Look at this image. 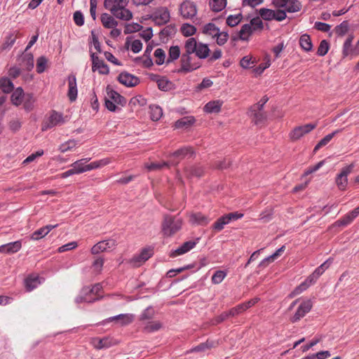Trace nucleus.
<instances>
[{
  "label": "nucleus",
  "mask_w": 359,
  "mask_h": 359,
  "mask_svg": "<svg viewBox=\"0 0 359 359\" xmlns=\"http://www.w3.org/2000/svg\"><path fill=\"white\" fill-rule=\"evenodd\" d=\"M161 327V323L159 321H148L144 323L143 330L146 332H153L158 331Z\"/></svg>",
  "instance_id": "a19ab883"
},
{
  "label": "nucleus",
  "mask_w": 359,
  "mask_h": 359,
  "mask_svg": "<svg viewBox=\"0 0 359 359\" xmlns=\"http://www.w3.org/2000/svg\"><path fill=\"white\" fill-rule=\"evenodd\" d=\"M89 160L90 158H82L75 161L71 165L76 175L86 172L85 163H87Z\"/></svg>",
  "instance_id": "72a5a7b5"
},
{
  "label": "nucleus",
  "mask_w": 359,
  "mask_h": 359,
  "mask_svg": "<svg viewBox=\"0 0 359 359\" xmlns=\"http://www.w3.org/2000/svg\"><path fill=\"white\" fill-rule=\"evenodd\" d=\"M92 345L97 349L107 348L113 345L112 339L108 337L93 338L91 341Z\"/></svg>",
  "instance_id": "a878e982"
},
{
  "label": "nucleus",
  "mask_w": 359,
  "mask_h": 359,
  "mask_svg": "<svg viewBox=\"0 0 359 359\" xmlns=\"http://www.w3.org/2000/svg\"><path fill=\"white\" fill-rule=\"evenodd\" d=\"M331 264L330 259H328L325 261L324 263H323L320 266H319L318 268L316 269V270L313 271L314 276L320 277L326 269H327Z\"/></svg>",
  "instance_id": "680f3d73"
},
{
  "label": "nucleus",
  "mask_w": 359,
  "mask_h": 359,
  "mask_svg": "<svg viewBox=\"0 0 359 359\" xmlns=\"http://www.w3.org/2000/svg\"><path fill=\"white\" fill-rule=\"evenodd\" d=\"M180 12L184 19H193L197 13V9L194 3L185 1L181 4Z\"/></svg>",
  "instance_id": "f8f14e48"
},
{
  "label": "nucleus",
  "mask_w": 359,
  "mask_h": 359,
  "mask_svg": "<svg viewBox=\"0 0 359 359\" xmlns=\"http://www.w3.org/2000/svg\"><path fill=\"white\" fill-rule=\"evenodd\" d=\"M154 254L153 249L146 248L142 249L138 255H135L130 263L135 267H139L147 261Z\"/></svg>",
  "instance_id": "9d476101"
},
{
  "label": "nucleus",
  "mask_w": 359,
  "mask_h": 359,
  "mask_svg": "<svg viewBox=\"0 0 359 359\" xmlns=\"http://www.w3.org/2000/svg\"><path fill=\"white\" fill-rule=\"evenodd\" d=\"M90 56L93 61V71L95 72L97 70L101 74H107L109 70L104 62L100 59L99 57L96 56L95 53H92Z\"/></svg>",
  "instance_id": "f3484780"
},
{
  "label": "nucleus",
  "mask_w": 359,
  "mask_h": 359,
  "mask_svg": "<svg viewBox=\"0 0 359 359\" xmlns=\"http://www.w3.org/2000/svg\"><path fill=\"white\" fill-rule=\"evenodd\" d=\"M329 48V43L326 40H323L318 48L317 54L320 56H324L327 53Z\"/></svg>",
  "instance_id": "e2e57ef3"
},
{
  "label": "nucleus",
  "mask_w": 359,
  "mask_h": 359,
  "mask_svg": "<svg viewBox=\"0 0 359 359\" xmlns=\"http://www.w3.org/2000/svg\"><path fill=\"white\" fill-rule=\"evenodd\" d=\"M104 263V260L102 257H99L95 258L92 264L93 271L96 273H100L102 270Z\"/></svg>",
  "instance_id": "864d4df0"
},
{
  "label": "nucleus",
  "mask_w": 359,
  "mask_h": 359,
  "mask_svg": "<svg viewBox=\"0 0 359 359\" xmlns=\"http://www.w3.org/2000/svg\"><path fill=\"white\" fill-rule=\"evenodd\" d=\"M184 49L189 53H195L199 59H205L210 55L208 46L203 43H198L195 38H189L184 42Z\"/></svg>",
  "instance_id": "7ed1b4c3"
},
{
  "label": "nucleus",
  "mask_w": 359,
  "mask_h": 359,
  "mask_svg": "<svg viewBox=\"0 0 359 359\" xmlns=\"http://www.w3.org/2000/svg\"><path fill=\"white\" fill-rule=\"evenodd\" d=\"M185 172L189 177H200L203 173V168L200 165H191L185 168Z\"/></svg>",
  "instance_id": "c756f323"
},
{
  "label": "nucleus",
  "mask_w": 359,
  "mask_h": 359,
  "mask_svg": "<svg viewBox=\"0 0 359 359\" xmlns=\"http://www.w3.org/2000/svg\"><path fill=\"white\" fill-rule=\"evenodd\" d=\"M77 142L74 140H69L63 144H62L60 147L59 150L62 153H65L67 151H73L77 147Z\"/></svg>",
  "instance_id": "ea45409f"
},
{
  "label": "nucleus",
  "mask_w": 359,
  "mask_h": 359,
  "mask_svg": "<svg viewBox=\"0 0 359 359\" xmlns=\"http://www.w3.org/2000/svg\"><path fill=\"white\" fill-rule=\"evenodd\" d=\"M102 290V286L100 284H96L92 287H86L81 290V294L76 297V302H93L100 298L99 292Z\"/></svg>",
  "instance_id": "39448f33"
},
{
  "label": "nucleus",
  "mask_w": 359,
  "mask_h": 359,
  "mask_svg": "<svg viewBox=\"0 0 359 359\" xmlns=\"http://www.w3.org/2000/svg\"><path fill=\"white\" fill-rule=\"evenodd\" d=\"M58 224H48L35 231L31 235V239L37 241L45 237L52 229L56 228Z\"/></svg>",
  "instance_id": "393cba45"
},
{
  "label": "nucleus",
  "mask_w": 359,
  "mask_h": 359,
  "mask_svg": "<svg viewBox=\"0 0 359 359\" xmlns=\"http://www.w3.org/2000/svg\"><path fill=\"white\" fill-rule=\"evenodd\" d=\"M253 32L252 26L249 24H245L242 26L240 32L239 36L241 39L247 40L250 34Z\"/></svg>",
  "instance_id": "09e8293b"
},
{
  "label": "nucleus",
  "mask_w": 359,
  "mask_h": 359,
  "mask_svg": "<svg viewBox=\"0 0 359 359\" xmlns=\"http://www.w3.org/2000/svg\"><path fill=\"white\" fill-rule=\"evenodd\" d=\"M180 55V49L177 46H171L169 49L168 57L166 60V63L168 64L170 62L176 60Z\"/></svg>",
  "instance_id": "79ce46f5"
},
{
  "label": "nucleus",
  "mask_w": 359,
  "mask_h": 359,
  "mask_svg": "<svg viewBox=\"0 0 359 359\" xmlns=\"http://www.w3.org/2000/svg\"><path fill=\"white\" fill-rule=\"evenodd\" d=\"M226 276V273L223 271H217L212 276V283L217 285L222 282V280Z\"/></svg>",
  "instance_id": "052dcab7"
},
{
  "label": "nucleus",
  "mask_w": 359,
  "mask_h": 359,
  "mask_svg": "<svg viewBox=\"0 0 359 359\" xmlns=\"http://www.w3.org/2000/svg\"><path fill=\"white\" fill-rule=\"evenodd\" d=\"M48 60L44 56L39 57L36 60V72L39 74L43 73L47 67Z\"/></svg>",
  "instance_id": "4d7b16f0"
},
{
  "label": "nucleus",
  "mask_w": 359,
  "mask_h": 359,
  "mask_svg": "<svg viewBox=\"0 0 359 359\" xmlns=\"http://www.w3.org/2000/svg\"><path fill=\"white\" fill-rule=\"evenodd\" d=\"M196 243L191 241L184 243L180 247L172 252V257L183 255L194 248Z\"/></svg>",
  "instance_id": "bb28decb"
},
{
  "label": "nucleus",
  "mask_w": 359,
  "mask_h": 359,
  "mask_svg": "<svg viewBox=\"0 0 359 359\" xmlns=\"http://www.w3.org/2000/svg\"><path fill=\"white\" fill-rule=\"evenodd\" d=\"M354 168L353 164L343 168L341 172L337 176L335 182L337 187L340 190H345L348 184L347 176L352 172Z\"/></svg>",
  "instance_id": "9b49d317"
},
{
  "label": "nucleus",
  "mask_w": 359,
  "mask_h": 359,
  "mask_svg": "<svg viewBox=\"0 0 359 359\" xmlns=\"http://www.w3.org/2000/svg\"><path fill=\"white\" fill-rule=\"evenodd\" d=\"M13 84L8 78H2L0 79V88L4 93H8L13 90Z\"/></svg>",
  "instance_id": "37998d69"
},
{
  "label": "nucleus",
  "mask_w": 359,
  "mask_h": 359,
  "mask_svg": "<svg viewBox=\"0 0 359 359\" xmlns=\"http://www.w3.org/2000/svg\"><path fill=\"white\" fill-rule=\"evenodd\" d=\"M185 50L180 58V68L177 70L178 73L187 74L191 72L201 66V62L196 57Z\"/></svg>",
  "instance_id": "20e7f679"
},
{
  "label": "nucleus",
  "mask_w": 359,
  "mask_h": 359,
  "mask_svg": "<svg viewBox=\"0 0 359 359\" xmlns=\"http://www.w3.org/2000/svg\"><path fill=\"white\" fill-rule=\"evenodd\" d=\"M18 34V32L17 34H15L13 32L10 33L8 34V36H6V37L5 38V41L2 44V48L4 50L10 48L13 46V45L15 43L16 41Z\"/></svg>",
  "instance_id": "49530a36"
},
{
  "label": "nucleus",
  "mask_w": 359,
  "mask_h": 359,
  "mask_svg": "<svg viewBox=\"0 0 359 359\" xmlns=\"http://www.w3.org/2000/svg\"><path fill=\"white\" fill-rule=\"evenodd\" d=\"M65 118L61 113L53 110L50 113L47 120L43 123L42 130H46L55 126H60L65 123Z\"/></svg>",
  "instance_id": "0eeeda50"
},
{
  "label": "nucleus",
  "mask_w": 359,
  "mask_h": 359,
  "mask_svg": "<svg viewBox=\"0 0 359 359\" xmlns=\"http://www.w3.org/2000/svg\"><path fill=\"white\" fill-rule=\"evenodd\" d=\"M285 246L283 245L281 248L278 249L273 255L265 258L260 263L261 266H266L269 263L274 262L276 259H278L285 251Z\"/></svg>",
  "instance_id": "7c9ffc66"
},
{
  "label": "nucleus",
  "mask_w": 359,
  "mask_h": 359,
  "mask_svg": "<svg viewBox=\"0 0 359 359\" xmlns=\"http://www.w3.org/2000/svg\"><path fill=\"white\" fill-rule=\"evenodd\" d=\"M110 321L117 320L121 325L130 324L134 320V316L130 313L120 314L109 319Z\"/></svg>",
  "instance_id": "c85d7f7f"
},
{
  "label": "nucleus",
  "mask_w": 359,
  "mask_h": 359,
  "mask_svg": "<svg viewBox=\"0 0 359 359\" xmlns=\"http://www.w3.org/2000/svg\"><path fill=\"white\" fill-rule=\"evenodd\" d=\"M116 245L115 240L109 239L98 242L97 244L93 246L91 248V253L93 255H97L102 252L106 251L108 249H111Z\"/></svg>",
  "instance_id": "4468645a"
},
{
  "label": "nucleus",
  "mask_w": 359,
  "mask_h": 359,
  "mask_svg": "<svg viewBox=\"0 0 359 359\" xmlns=\"http://www.w3.org/2000/svg\"><path fill=\"white\" fill-rule=\"evenodd\" d=\"M353 39V36H349L344 43L342 50V55L344 57L348 56L349 53L351 52V44Z\"/></svg>",
  "instance_id": "13d9d810"
},
{
  "label": "nucleus",
  "mask_w": 359,
  "mask_h": 359,
  "mask_svg": "<svg viewBox=\"0 0 359 359\" xmlns=\"http://www.w3.org/2000/svg\"><path fill=\"white\" fill-rule=\"evenodd\" d=\"M107 95L109 99H111L116 104H119L123 106L126 103V99L122 95L113 90L108 91Z\"/></svg>",
  "instance_id": "58836bf2"
},
{
  "label": "nucleus",
  "mask_w": 359,
  "mask_h": 359,
  "mask_svg": "<svg viewBox=\"0 0 359 359\" xmlns=\"http://www.w3.org/2000/svg\"><path fill=\"white\" fill-rule=\"evenodd\" d=\"M182 218L166 214L163 215L161 222V232L164 236L171 237L182 229Z\"/></svg>",
  "instance_id": "f03ea898"
},
{
  "label": "nucleus",
  "mask_w": 359,
  "mask_h": 359,
  "mask_svg": "<svg viewBox=\"0 0 359 359\" xmlns=\"http://www.w3.org/2000/svg\"><path fill=\"white\" fill-rule=\"evenodd\" d=\"M194 155L193 149L190 147H182L170 155V158H172V162L173 164H178L179 162L185 158H191Z\"/></svg>",
  "instance_id": "ddd939ff"
},
{
  "label": "nucleus",
  "mask_w": 359,
  "mask_h": 359,
  "mask_svg": "<svg viewBox=\"0 0 359 359\" xmlns=\"http://www.w3.org/2000/svg\"><path fill=\"white\" fill-rule=\"evenodd\" d=\"M163 115L162 109L157 105H152L150 107V116L153 121H158Z\"/></svg>",
  "instance_id": "de8ad7c7"
},
{
  "label": "nucleus",
  "mask_w": 359,
  "mask_h": 359,
  "mask_svg": "<svg viewBox=\"0 0 359 359\" xmlns=\"http://www.w3.org/2000/svg\"><path fill=\"white\" fill-rule=\"evenodd\" d=\"M341 130H337L335 131H334L333 133H330V134H328L326 136H325L315 147L314 148V151H316L317 150H318L320 148L327 145L330 141L334 137V136L339 133V132H341Z\"/></svg>",
  "instance_id": "4c0bfd02"
},
{
  "label": "nucleus",
  "mask_w": 359,
  "mask_h": 359,
  "mask_svg": "<svg viewBox=\"0 0 359 359\" xmlns=\"http://www.w3.org/2000/svg\"><path fill=\"white\" fill-rule=\"evenodd\" d=\"M219 29L213 23H208L203 27L202 33L215 38L219 34Z\"/></svg>",
  "instance_id": "473e14b6"
},
{
  "label": "nucleus",
  "mask_w": 359,
  "mask_h": 359,
  "mask_svg": "<svg viewBox=\"0 0 359 359\" xmlns=\"http://www.w3.org/2000/svg\"><path fill=\"white\" fill-rule=\"evenodd\" d=\"M299 45L305 51H311L312 50L313 45L309 35L306 34L302 35L299 39Z\"/></svg>",
  "instance_id": "c9c22d12"
},
{
  "label": "nucleus",
  "mask_w": 359,
  "mask_h": 359,
  "mask_svg": "<svg viewBox=\"0 0 359 359\" xmlns=\"http://www.w3.org/2000/svg\"><path fill=\"white\" fill-rule=\"evenodd\" d=\"M78 94L76 78L75 75L71 74L68 76V92L67 96L71 102L76 100Z\"/></svg>",
  "instance_id": "a211bd4d"
},
{
  "label": "nucleus",
  "mask_w": 359,
  "mask_h": 359,
  "mask_svg": "<svg viewBox=\"0 0 359 359\" xmlns=\"http://www.w3.org/2000/svg\"><path fill=\"white\" fill-rule=\"evenodd\" d=\"M241 15H229L226 19V23L230 27H235L241 20Z\"/></svg>",
  "instance_id": "774afa93"
},
{
  "label": "nucleus",
  "mask_w": 359,
  "mask_h": 359,
  "mask_svg": "<svg viewBox=\"0 0 359 359\" xmlns=\"http://www.w3.org/2000/svg\"><path fill=\"white\" fill-rule=\"evenodd\" d=\"M196 32V28L190 24L185 23L181 27V32L185 36H191Z\"/></svg>",
  "instance_id": "3c124183"
},
{
  "label": "nucleus",
  "mask_w": 359,
  "mask_h": 359,
  "mask_svg": "<svg viewBox=\"0 0 359 359\" xmlns=\"http://www.w3.org/2000/svg\"><path fill=\"white\" fill-rule=\"evenodd\" d=\"M226 5V0H210V6L215 12L223 10Z\"/></svg>",
  "instance_id": "a18cd8bd"
},
{
  "label": "nucleus",
  "mask_w": 359,
  "mask_h": 359,
  "mask_svg": "<svg viewBox=\"0 0 359 359\" xmlns=\"http://www.w3.org/2000/svg\"><path fill=\"white\" fill-rule=\"evenodd\" d=\"M188 217L189 222L192 225L206 226L211 220L208 216L201 212H191Z\"/></svg>",
  "instance_id": "2eb2a0df"
},
{
  "label": "nucleus",
  "mask_w": 359,
  "mask_h": 359,
  "mask_svg": "<svg viewBox=\"0 0 359 359\" xmlns=\"http://www.w3.org/2000/svg\"><path fill=\"white\" fill-rule=\"evenodd\" d=\"M129 0H104L103 6L116 19L129 21L133 18L132 11L127 8Z\"/></svg>",
  "instance_id": "f257e3e1"
},
{
  "label": "nucleus",
  "mask_w": 359,
  "mask_h": 359,
  "mask_svg": "<svg viewBox=\"0 0 359 359\" xmlns=\"http://www.w3.org/2000/svg\"><path fill=\"white\" fill-rule=\"evenodd\" d=\"M302 5L299 1L288 0L284 8L288 13H295L300 11Z\"/></svg>",
  "instance_id": "e433bc0d"
},
{
  "label": "nucleus",
  "mask_w": 359,
  "mask_h": 359,
  "mask_svg": "<svg viewBox=\"0 0 359 359\" xmlns=\"http://www.w3.org/2000/svg\"><path fill=\"white\" fill-rule=\"evenodd\" d=\"M243 217V214L238 212H230L219 217L212 224V229L215 232H219L224 229L225 225L229 224L231 221H236Z\"/></svg>",
  "instance_id": "423d86ee"
},
{
  "label": "nucleus",
  "mask_w": 359,
  "mask_h": 359,
  "mask_svg": "<svg viewBox=\"0 0 359 359\" xmlns=\"http://www.w3.org/2000/svg\"><path fill=\"white\" fill-rule=\"evenodd\" d=\"M40 283V280L37 276L31 275L25 279V287L29 292L35 289Z\"/></svg>",
  "instance_id": "2f4dec72"
},
{
  "label": "nucleus",
  "mask_w": 359,
  "mask_h": 359,
  "mask_svg": "<svg viewBox=\"0 0 359 359\" xmlns=\"http://www.w3.org/2000/svg\"><path fill=\"white\" fill-rule=\"evenodd\" d=\"M313 304L310 299L304 300L299 305L295 313L290 318L291 322L296 323L305 316L312 309Z\"/></svg>",
  "instance_id": "1a4fd4ad"
},
{
  "label": "nucleus",
  "mask_w": 359,
  "mask_h": 359,
  "mask_svg": "<svg viewBox=\"0 0 359 359\" xmlns=\"http://www.w3.org/2000/svg\"><path fill=\"white\" fill-rule=\"evenodd\" d=\"M155 315V311L152 308H147L146 309L143 313H142L140 316V320L144 321V320H149L154 318Z\"/></svg>",
  "instance_id": "338daca9"
},
{
  "label": "nucleus",
  "mask_w": 359,
  "mask_h": 359,
  "mask_svg": "<svg viewBox=\"0 0 359 359\" xmlns=\"http://www.w3.org/2000/svg\"><path fill=\"white\" fill-rule=\"evenodd\" d=\"M24 94L23 90L21 88H18L11 95L12 103L16 106L22 104L23 101Z\"/></svg>",
  "instance_id": "f704fd0d"
},
{
  "label": "nucleus",
  "mask_w": 359,
  "mask_h": 359,
  "mask_svg": "<svg viewBox=\"0 0 359 359\" xmlns=\"http://www.w3.org/2000/svg\"><path fill=\"white\" fill-rule=\"evenodd\" d=\"M223 102L217 100L208 102L204 107V111L207 113H218L221 110Z\"/></svg>",
  "instance_id": "cd10ccee"
},
{
  "label": "nucleus",
  "mask_w": 359,
  "mask_h": 359,
  "mask_svg": "<svg viewBox=\"0 0 359 359\" xmlns=\"http://www.w3.org/2000/svg\"><path fill=\"white\" fill-rule=\"evenodd\" d=\"M170 20V13L166 8H161L157 11L153 16V20L158 25H163Z\"/></svg>",
  "instance_id": "6ab92c4d"
},
{
  "label": "nucleus",
  "mask_w": 359,
  "mask_h": 359,
  "mask_svg": "<svg viewBox=\"0 0 359 359\" xmlns=\"http://www.w3.org/2000/svg\"><path fill=\"white\" fill-rule=\"evenodd\" d=\"M118 81L128 87H133L138 83V79L128 73H121L118 76Z\"/></svg>",
  "instance_id": "b1692460"
},
{
  "label": "nucleus",
  "mask_w": 359,
  "mask_h": 359,
  "mask_svg": "<svg viewBox=\"0 0 359 359\" xmlns=\"http://www.w3.org/2000/svg\"><path fill=\"white\" fill-rule=\"evenodd\" d=\"M359 215V206L346 214L342 218L337 220L334 225L336 226H346L351 224Z\"/></svg>",
  "instance_id": "dca6fc26"
},
{
  "label": "nucleus",
  "mask_w": 359,
  "mask_h": 359,
  "mask_svg": "<svg viewBox=\"0 0 359 359\" xmlns=\"http://www.w3.org/2000/svg\"><path fill=\"white\" fill-rule=\"evenodd\" d=\"M19 60L22 69L30 71L34 67V56L32 53H24Z\"/></svg>",
  "instance_id": "5701e85b"
},
{
  "label": "nucleus",
  "mask_w": 359,
  "mask_h": 359,
  "mask_svg": "<svg viewBox=\"0 0 359 359\" xmlns=\"http://www.w3.org/2000/svg\"><path fill=\"white\" fill-rule=\"evenodd\" d=\"M264 60V62L260 64L258 67L253 69V72L256 75H260L266 68L271 65V62L269 57H266Z\"/></svg>",
  "instance_id": "bf43d9fd"
},
{
  "label": "nucleus",
  "mask_w": 359,
  "mask_h": 359,
  "mask_svg": "<svg viewBox=\"0 0 359 359\" xmlns=\"http://www.w3.org/2000/svg\"><path fill=\"white\" fill-rule=\"evenodd\" d=\"M156 63L158 65H163L165 62V53L162 48H157L154 52Z\"/></svg>",
  "instance_id": "5fc2aeb1"
},
{
  "label": "nucleus",
  "mask_w": 359,
  "mask_h": 359,
  "mask_svg": "<svg viewBox=\"0 0 359 359\" xmlns=\"http://www.w3.org/2000/svg\"><path fill=\"white\" fill-rule=\"evenodd\" d=\"M248 114L256 125L263 123L266 119V114L262 111V109L254 111L253 105L249 109Z\"/></svg>",
  "instance_id": "aec40b11"
},
{
  "label": "nucleus",
  "mask_w": 359,
  "mask_h": 359,
  "mask_svg": "<svg viewBox=\"0 0 359 359\" xmlns=\"http://www.w3.org/2000/svg\"><path fill=\"white\" fill-rule=\"evenodd\" d=\"M259 15L264 20H272L274 18V11L269 8H261L259 11Z\"/></svg>",
  "instance_id": "8fccbe9b"
},
{
  "label": "nucleus",
  "mask_w": 359,
  "mask_h": 359,
  "mask_svg": "<svg viewBox=\"0 0 359 359\" xmlns=\"http://www.w3.org/2000/svg\"><path fill=\"white\" fill-rule=\"evenodd\" d=\"M116 17H114L111 13L109 14L107 13H104L101 14L100 21L102 22V26L104 28H115L118 26V22L116 20Z\"/></svg>",
  "instance_id": "412c9836"
},
{
  "label": "nucleus",
  "mask_w": 359,
  "mask_h": 359,
  "mask_svg": "<svg viewBox=\"0 0 359 359\" xmlns=\"http://www.w3.org/2000/svg\"><path fill=\"white\" fill-rule=\"evenodd\" d=\"M24 102V108L27 111H31L34 108V103L35 102V99L34 97V95L31 93L25 94L23 97Z\"/></svg>",
  "instance_id": "c03bdc74"
},
{
  "label": "nucleus",
  "mask_w": 359,
  "mask_h": 359,
  "mask_svg": "<svg viewBox=\"0 0 359 359\" xmlns=\"http://www.w3.org/2000/svg\"><path fill=\"white\" fill-rule=\"evenodd\" d=\"M249 25L252 26L253 32L263 29V22L259 17L252 18Z\"/></svg>",
  "instance_id": "69168bd1"
},
{
  "label": "nucleus",
  "mask_w": 359,
  "mask_h": 359,
  "mask_svg": "<svg viewBox=\"0 0 359 359\" xmlns=\"http://www.w3.org/2000/svg\"><path fill=\"white\" fill-rule=\"evenodd\" d=\"M22 248L20 241L8 243L0 246V253L13 254L18 252Z\"/></svg>",
  "instance_id": "4be33fe9"
},
{
  "label": "nucleus",
  "mask_w": 359,
  "mask_h": 359,
  "mask_svg": "<svg viewBox=\"0 0 359 359\" xmlns=\"http://www.w3.org/2000/svg\"><path fill=\"white\" fill-rule=\"evenodd\" d=\"M142 27L138 23H130L125 25L124 33L131 34L140 30Z\"/></svg>",
  "instance_id": "0e129e2a"
},
{
  "label": "nucleus",
  "mask_w": 359,
  "mask_h": 359,
  "mask_svg": "<svg viewBox=\"0 0 359 359\" xmlns=\"http://www.w3.org/2000/svg\"><path fill=\"white\" fill-rule=\"evenodd\" d=\"M157 85L160 90L168 91L171 89L172 83L165 77H162L157 80Z\"/></svg>",
  "instance_id": "603ef678"
},
{
  "label": "nucleus",
  "mask_w": 359,
  "mask_h": 359,
  "mask_svg": "<svg viewBox=\"0 0 359 359\" xmlns=\"http://www.w3.org/2000/svg\"><path fill=\"white\" fill-rule=\"evenodd\" d=\"M316 127V124L313 123H308L297 126L290 133V138L292 140V141H297L305 135L309 133L311 130L315 129Z\"/></svg>",
  "instance_id": "6e6552de"
},
{
  "label": "nucleus",
  "mask_w": 359,
  "mask_h": 359,
  "mask_svg": "<svg viewBox=\"0 0 359 359\" xmlns=\"http://www.w3.org/2000/svg\"><path fill=\"white\" fill-rule=\"evenodd\" d=\"M256 63V60L251 56L247 55L243 57L240 62V65L245 69L250 68Z\"/></svg>",
  "instance_id": "6e6d98bb"
}]
</instances>
